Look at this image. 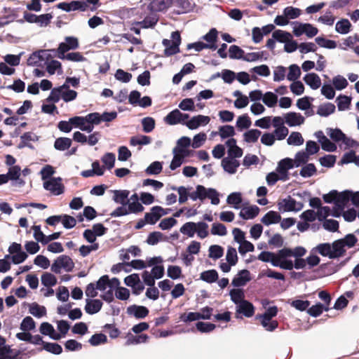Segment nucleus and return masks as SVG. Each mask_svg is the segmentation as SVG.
<instances>
[{"instance_id":"15","label":"nucleus","mask_w":359,"mask_h":359,"mask_svg":"<svg viewBox=\"0 0 359 359\" xmlns=\"http://www.w3.org/2000/svg\"><path fill=\"white\" fill-rule=\"evenodd\" d=\"M282 118H283L284 123L290 127L301 126L305 121V118L300 113L294 111L284 114Z\"/></svg>"},{"instance_id":"6","label":"nucleus","mask_w":359,"mask_h":359,"mask_svg":"<svg viewBox=\"0 0 359 359\" xmlns=\"http://www.w3.org/2000/svg\"><path fill=\"white\" fill-rule=\"evenodd\" d=\"M292 257V252L290 248H283L276 252V262L279 265H276V267L285 270H292L293 269V262L290 259Z\"/></svg>"},{"instance_id":"55","label":"nucleus","mask_w":359,"mask_h":359,"mask_svg":"<svg viewBox=\"0 0 359 359\" xmlns=\"http://www.w3.org/2000/svg\"><path fill=\"white\" fill-rule=\"evenodd\" d=\"M316 43L323 48L334 49L337 47V43L334 41L327 39L324 37L318 36L315 39Z\"/></svg>"},{"instance_id":"25","label":"nucleus","mask_w":359,"mask_h":359,"mask_svg":"<svg viewBox=\"0 0 359 359\" xmlns=\"http://www.w3.org/2000/svg\"><path fill=\"white\" fill-rule=\"evenodd\" d=\"M236 312L243 314L245 317L250 318L254 315V306L251 303L245 300L236 305Z\"/></svg>"},{"instance_id":"63","label":"nucleus","mask_w":359,"mask_h":359,"mask_svg":"<svg viewBox=\"0 0 359 359\" xmlns=\"http://www.w3.org/2000/svg\"><path fill=\"white\" fill-rule=\"evenodd\" d=\"M250 72L251 73H255L259 76L267 77L270 75L271 72L269 67L266 65H262L259 66H256L252 68Z\"/></svg>"},{"instance_id":"1","label":"nucleus","mask_w":359,"mask_h":359,"mask_svg":"<svg viewBox=\"0 0 359 359\" xmlns=\"http://www.w3.org/2000/svg\"><path fill=\"white\" fill-rule=\"evenodd\" d=\"M177 190L179 194V203H184L189 197L192 201L199 200L201 203H203L207 198L210 199L212 205H218L220 202L219 192L213 188H206L203 185H197L196 189L189 191L191 187L187 188L184 186L177 188H173Z\"/></svg>"},{"instance_id":"5","label":"nucleus","mask_w":359,"mask_h":359,"mask_svg":"<svg viewBox=\"0 0 359 359\" xmlns=\"http://www.w3.org/2000/svg\"><path fill=\"white\" fill-rule=\"evenodd\" d=\"M291 24L293 26L292 32L297 37H299L302 34H306L309 38H312L318 32V29L309 23H302L298 21H294Z\"/></svg>"},{"instance_id":"2","label":"nucleus","mask_w":359,"mask_h":359,"mask_svg":"<svg viewBox=\"0 0 359 359\" xmlns=\"http://www.w3.org/2000/svg\"><path fill=\"white\" fill-rule=\"evenodd\" d=\"M208 225L205 222H199L196 223L188 222L181 226L180 231L183 235L187 236L189 238L194 237L196 233L197 236L203 239L208 236Z\"/></svg>"},{"instance_id":"60","label":"nucleus","mask_w":359,"mask_h":359,"mask_svg":"<svg viewBox=\"0 0 359 359\" xmlns=\"http://www.w3.org/2000/svg\"><path fill=\"white\" fill-rule=\"evenodd\" d=\"M337 107L339 111H344L349 108L351 104V97L346 95H339L337 99Z\"/></svg>"},{"instance_id":"49","label":"nucleus","mask_w":359,"mask_h":359,"mask_svg":"<svg viewBox=\"0 0 359 359\" xmlns=\"http://www.w3.org/2000/svg\"><path fill=\"white\" fill-rule=\"evenodd\" d=\"M29 313L36 318H41L46 314V309L43 306L33 303L29 306Z\"/></svg>"},{"instance_id":"45","label":"nucleus","mask_w":359,"mask_h":359,"mask_svg":"<svg viewBox=\"0 0 359 359\" xmlns=\"http://www.w3.org/2000/svg\"><path fill=\"white\" fill-rule=\"evenodd\" d=\"M18 355L9 346L0 347V359H17Z\"/></svg>"},{"instance_id":"33","label":"nucleus","mask_w":359,"mask_h":359,"mask_svg":"<svg viewBox=\"0 0 359 359\" xmlns=\"http://www.w3.org/2000/svg\"><path fill=\"white\" fill-rule=\"evenodd\" d=\"M163 45L165 47L164 54L166 56H170L180 52V45L168 39H163L162 42Z\"/></svg>"},{"instance_id":"62","label":"nucleus","mask_w":359,"mask_h":359,"mask_svg":"<svg viewBox=\"0 0 359 359\" xmlns=\"http://www.w3.org/2000/svg\"><path fill=\"white\" fill-rule=\"evenodd\" d=\"M323 310L327 311L328 307L318 303L309 308L307 312L310 316L317 317L323 313Z\"/></svg>"},{"instance_id":"58","label":"nucleus","mask_w":359,"mask_h":359,"mask_svg":"<svg viewBox=\"0 0 359 359\" xmlns=\"http://www.w3.org/2000/svg\"><path fill=\"white\" fill-rule=\"evenodd\" d=\"M301 76V70L297 65H291L289 67V72L287 79L289 81H294L298 79Z\"/></svg>"},{"instance_id":"64","label":"nucleus","mask_w":359,"mask_h":359,"mask_svg":"<svg viewBox=\"0 0 359 359\" xmlns=\"http://www.w3.org/2000/svg\"><path fill=\"white\" fill-rule=\"evenodd\" d=\"M231 299L236 304L241 303L245 301L243 291L241 289H233L229 293Z\"/></svg>"},{"instance_id":"8","label":"nucleus","mask_w":359,"mask_h":359,"mask_svg":"<svg viewBox=\"0 0 359 359\" xmlns=\"http://www.w3.org/2000/svg\"><path fill=\"white\" fill-rule=\"evenodd\" d=\"M74 267L72 259L67 255H61L57 258L51 266V271L55 273H60L61 269L70 272Z\"/></svg>"},{"instance_id":"7","label":"nucleus","mask_w":359,"mask_h":359,"mask_svg":"<svg viewBox=\"0 0 359 359\" xmlns=\"http://www.w3.org/2000/svg\"><path fill=\"white\" fill-rule=\"evenodd\" d=\"M278 210L280 212H299L304 208V204L300 201H297L290 196L280 199L277 203Z\"/></svg>"},{"instance_id":"16","label":"nucleus","mask_w":359,"mask_h":359,"mask_svg":"<svg viewBox=\"0 0 359 359\" xmlns=\"http://www.w3.org/2000/svg\"><path fill=\"white\" fill-rule=\"evenodd\" d=\"M168 213L161 206H154L151 208L150 212H147L144 215L145 222L149 224H154L163 215Z\"/></svg>"},{"instance_id":"61","label":"nucleus","mask_w":359,"mask_h":359,"mask_svg":"<svg viewBox=\"0 0 359 359\" xmlns=\"http://www.w3.org/2000/svg\"><path fill=\"white\" fill-rule=\"evenodd\" d=\"M104 166L108 170H111L114 166L116 156L114 153L108 152L106 153L101 158Z\"/></svg>"},{"instance_id":"18","label":"nucleus","mask_w":359,"mask_h":359,"mask_svg":"<svg viewBox=\"0 0 359 359\" xmlns=\"http://www.w3.org/2000/svg\"><path fill=\"white\" fill-rule=\"evenodd\" d=\"M251 280L250 273L248 270L240 271L232 280L231 284L234 287H241L246 285Z\"/></svg>"},{"instance_id":"11","label":"nucleus","mask_w":359,"mask_h":359,"mask_svg":"<svg viewBox=\"0 0 359 359\" xmlns=\"http://www.w3.org/2000/svg\"><path fill=\"white\" fill-rule=\"evenodd\" d=\"M189 115L182 113L179 109H174L170 111L165 118L164 121L170 126L178 123L185 124L189 119Z\"/></svg>"},{"instance_id":"48","label":"nucleus","mask_w":359,"mask_h":359,"mask_svg":"<svg viewBox=\"0 0 359 359\" xmlns=\"http://www.w3.org/2000/svg\"><path fill=\"white\" fill-rule=\"evenodd\" d=\"M283 14L287 18L288 20L299 18L302 14V10L292 6H287L284 8Z\"/></svg>"},{"instance_id":"44","label":"nucleus","mask_w":359,"mask_h":359,"mask_svg":"<svg viewBox=\"0 0 359 359\" xmlns=\"http://www.w3.org/2000/svg\"><path fill=\"white\" fill-rule=\"evenodd\" d=\"M201 279L208 283H212L218 279V273L214 270H208L201 273Z\"/></svg>"},{"instance_id":"3","label":"nucleus","mask_w":359,"mask_h":359,"mask_svg":"<svg viewBox=\"0 0 359 359\" xmlns=\"http://www.w3.org/2000/svg\"><path fill=\"white\" fill-rule=\"evenodd\" d=\"M144 206L140 202L128 201L127 205H121L116 208L110 215L112 217H118L129 214H138L143 212Z\"/></svg>"},{"instance_id":"10","label":"nucleus","mask_w":359,"mask_h":359,"mask_svg":"<svg viewBox=\"0 0 359 359\" xmlns=\"http://www.w3.org/2000/svg\"><path fill=\"white\" fill-rule=\"evenodd\" d=\"M273 127L275 130L272 133L274 135L276 140H283L287 136L289 130L285 126L282 116H273Z\"/></svg>"},{"instance_id":"14","label":"nucleus","mask_w":359,"mask_h":359,"mask_svg":"<svg viewBox=\"0 0 359 359\" xmlns=\"http://www.w3.org/2000/svg\"><path fill=\"white\" fill-rule=\"evenodd\" d=\"M43 187L55 196L60 195L64 192V186L61 183V179L60 177L50 178L43 183Z\"/></svg>"},{"instance_id":"50","label":"nucleus","mask_w":359,"mask_h":359,"mask_svg":"<svg viewBox=\"0 0 359 359\" xmlns=\"http://www.w3.org/2000/svg\"><path fill=\"white\" fill-rule=\"evenodd\" d=\"M263 102L269 107H273L278 102V96L272 92H266L263 95Z\"/></svg>"},{"instance_id":"32","label":"nucleus","mask_w":359,"mask_h":359,"mask_svg":"<svg viewBox=\"0 0 359 359\" xmlns=\"http://www.w3.org/2000/svg\"><path fill=\"white\" fill-rule=\"evenodd\" d=\"M351 23L348 19L343 18L337 22L335 25V31L341 34H346L350 32Z\"/></svg>"},{"instance_id":"27","label":"nucleus","mask_w":359,"mask_h":359,"mask_svg":"<svg viewBox=\"0 0 359 359\" xmlns=\"http://www.w3.org/2000/svg\"><path fill=\"white\" fill-rule=\"evenodd\" d=\"M259 207L257 205H250L243 208L239 213V216L243 219H252L259 214Z\"/></svg>"},{"instance_id":"30","label":"nucleus","mask_w":359,"mask_h":359,"mask_svg":"<svg viewBox=\"0 0 359 359\" xmlns=\"http://www.w3.org/2000/svg\"><path fill=\"white\" fill-rule=\"evenodd\" d=\"M280 215L273 210L268 212L261 219L262 222L266 226L272 224H277L280 222Z\"/></svg>"},{"instance_id":"21","label":"nucleus","mask_w":359,"mask_h":359,"mask_svg":"<svg viewBox=\"0 0 359 359\" xmlns=\"http://www.w3.org/2000/svg\"><path fill=\"white\" fill-rule=\"evenodd\" d=\"M92 115L95 116L94 124L99 125L101 122H111L113 120L116 119L118 114L116 111H113L110 112H104L102 114H100L98 112H93Z\"/></svg>"},{"instance_id":"39","label":"nucleus","mask_w":359,"mask_h":359,"mask_svg":"<svg viewBox=\"0 0 359 359\" xmlns=\"http://www.w3.org/2000/svg\"><path fill=\"white\" fill-rule=\"evenodd\" d=\"M261 131L257 129H251L243 134L244 141L248 143H255L261 135Z\"/></svg>"},{"instance_id":"37","label":"nucleus","mask_w":359,"mask_h":359,"mask_svg":"<svg viewBox=\"0 0 359 359\" xmlns=\"http://www.w3.org/2000/svg\"><path fill=\"white\" fill-rule=\"evenodd\" d=\"M272 37L277 41L284 43L287 42L288 40L292 39V36L290 32L280 29L275 30L272 33Z\"/></svg>"},{"instance_id":"35","label":"nucleus","mask_w":359,"mask_h":359,"mask_svg":"<svg viewBox=\"0 0 359 359\" xmlns=\"http://www.w3.org/2000/svg\"><path fill=\"white\" fill-rule=\"evenodd\" d=\"M235 134V129L232 126L225 125L219 127L218 135H219L222 140L233 137Z\"/></svg>"},{"instance_id":"12","label":"nucleus","mask_w":359,"mask_h":359,"mask_svg":"<svg viewBox=\"0 0 359 359\" xmlns=\"http://www.w3.org/2000/svg\"><path fill=\"white\" fill-rule=\"evenodd\" d=\"M293 160L285 158L278 163L276 171L280 176V180L285 182L289 180L288 171L294 167Z\"/></svg>"},{"instance_id":"40","label":"nucleus","mask_w":359,"mask_h":359,"mask_svg":"<svg viewBox=\"0 0 359 359\" xmlns=\"http://www.w3.org/2000/svg\"><path fill=\"white\" fill-rule=\"evenodd\" d=\"M332 246V257L334 258L339 257L343 255L345 252L344 244L341 240L334 241Z\"/></svg>"},{"instance_id":"9","label":"nucleus","mask_w":359,"mask_h":359,"mask_svg":"<svg viewBox=\"0 0 359 359\" xmlns=\"http://www.w3.org/2000/svg\"><path fill=\"white\" fill-rule=\"evenodd\" d=\"M351 198V191H344L341 193L337 191L333 216L338 217L348 204Z\"/></svg>"},{"instance_id":"38","label":"nucleus","mask_w":359,"mask_h":359,"mask_svg":"<svg viewBox=\"0 0 359 359\" xmlns=\"http://www.w3.org/2000/svg\"><path fill=\"white\" fill-rule=\"evenodd\" d=\"M259 260H261L264 262H270L273 266L276 265H279L276 259V253L269 251H263L257 257Z\"/></svg>"},{"instance_id":"19","label":"nucleus","mask_w":359,"mask_h":359,"mask_svg":"<svg viewBox=\"0 0 359 359\" xmlns=\"http://www.w3.org/2000/svg\"><path fill=\"white\" fill-rule=\"evenodd\" d=\"M149 309L144 306L131 305L127 308V313L136 318H144L149 314Z\"/></svg>"},{"instance_id":"31","label":"nucleus","mask_w":359,"mask_h":359,"mask_svg":"<svg viewBox=\"0 0 359 359\" xmlns=\"http://www.w3.org/2000/svg\"><path fill=\"white\" fill-rule=\"evenodd\" d=\"M113 193V200L115 203L121 205H127L128 198L130 194L128 190H114Z\"/></svg>"},{"instance_id":"13","label":"nucleus","mask_w":359,"mask_h":359,"mask_svg":"<svg viewBox=\"0 0 359 359\" xmlns=\"http://www.w3.org/2000/svg\"><path fill=\"white\" fill-rule=\"evenodd\" d=\"M326 132L327 135L336 142H341L347 147H351L354 142L353 140L347 137L340 129L327 128Z\"/></svg>"},{"instance_id":"4","label":"nucleus","mask_w":359,"mask_h":359,"mask_svg":"<svg viewBox=\"0 0 359 359\" xmlns=\"http://www.w3.org/2000/svg\"><path fill=\"white\" fill-rule=\"evenodd\" d=\"M95 116L92 113L87 114L86 116H74L70 118V123L75 128H79L82 131L90 133L94 129V121Z\"/></svg>"},{"instance_id":"59","label":"nucleus","mask_w":359,"mask_h":359,"mask_svg":"<svg viewBox=\"0 0 359 359\" xmlns=\"http://www.w3.org/2000/svg\"><path fill=\"white\" fill-rule=\"evenodd\" d=\"M209 257L213 259H219L223 256L224 249L220 245H212L209 248Z\"/></svg>"},{"instance_id":"26","label":"nucleus","mask_w":359,"mask_h":359,"mask_svg":"<svg viewBox=\"0 0 359 359\" xmlns=\"http://www.w3.org/2000/svg\"><path fill=\"white\" fill-rule=\"evenodd\" d=\"M21 175V169L19 165H13L9 168L6 175L8 177V180L11 181H15L17 184L20 186L25 184V181L20 179Z\"/></svg>"},{"instance_id":"56","label":"nucleus","mask_w":359,"mask_h":359,"mask_svg":"<svg viewBox=\"0 0 359 359\" xmlns=\"http://www.w3.org/2000/svg\"><path fill=\"white\" fill-rule=\"evenodd\" d=\"M148 338L149 337L144 334H142L137 336L130 335L128 337L126 344L128 346L144 343L147 341Z\"/></svg>"},{"instance_id":"41","label":"nucleus","mask_w":359,"mask_h":359,"mask_svg":"<svg viewBox=\"0 0 359 359\" xmlns=\"http://www.w3.org/2000/svg\"><path fill=\"white\" fill-rule=\"evenodd\" d=\"M264 51L252 52L248 53H244L243 60L246 62H256L258 60H262L263 58L264 60H266V57H264Z\"/></svg>"},{"instance_id":"51","label":"nucleus","mask_w":359,"mask_h":359,"mask_svg":"<svg viewBox=\"0 0 359 359\" xmlns=\"http://www.w3.org/2000/svg\"><path fill=\"white\" fill-rule=\"evenodd\" d=\"M226 202L229 205H233L236 209L239 208V205L242 202L241 194L239 192H233L227 197Z\"/></svg>"},{"instance_id":"20","label":"nucleus","mask_w":359,"mask_h":359,"mask_svg":"<svg viewBox=\"0 0 359 359\" xmlns=\"http://www.w3.org/2000/svg\"><path fill=\"white\" fill-rule=\"evenodd\" d=\"M222 166L226 172L234 174L240 166V162L233 158L225 157L222 161Z\"/></svg>"},{"instance_id":"22","label":"nucleus","mask_w":359,"mask_h":359,"mask_svg":"<svg viewBox=\"0 0 359 359\" xmlns=\"http://www.w3.org/2000/svg\"><path fill=\"white\" fill-rule=\"evenodd\" d=\"M218 32L215 28H212L206 34L203 36V39H204L207 43H205V45L209 46L207 49L216 50L217 46L216 45V42L217 40Z\"/></svg>"},{"instance_id":"36","label":"nucleus","mask_w":359,"mask_h":359,"mask_svg":"<svg viewBox=\"0 0 359 359\" xmlns=\"http://www.w3.org/2000/svg\"><path fill=\"white\" fill-rule=\"evenodd\" d=\"M72 140L68 137H58L55 140L54 147L58 151L68 149L72 145Z\"/></svg>"},{"instance_id":"17","label":"nucleus","mask_w":359,"mask_h":359,"mask_svg":"<svg viewBox=\"0 0 359 359\" xmlns=\"http://www.w3.org/2000/svg\"><path fill=\"white\" fill-rule=\"evenodd\" d=\"M210 118L209 116L203 115H197L187 120L186 126L191 130L198 128L201 126H206L209 123Z\"/></svg>"},{"instance_id":"42","label":"nucleus","mask_w":359,"mask_h":359,"mask_svg":"<svg viewBox=\"0 0 359 359\" xmlns=\"http://www.w3.org/2000/svg\"><path fill=\"white\" fill-rule=\"evenodd\" d=\"M304 138L299 132H292L287 139L289 145L300 146L304 143Z\"/></svg>"},{"instance_id":"53","label":"nucleus","mask_w":359,"mask_h":359,"mask_svg":"<svg viewBox=\"0 0 359 359\" xmlns=\"http://www.w3.org/2000/svg\"><path fill=\"white\" fill-rule=\"evenodd\" d=\"M316 250L324 257H329L332 259V246L330 243H321L317 245Z\"/></svg>"},{"instance_id":"34","label":"nucleus","mask_w":359,"mask_h":359,"mask_svg":"<svg viewBox=\"0 0 359 359\" xmlns=\"http://www.w3.org/2000/svg\"><path fill=\"white\" fill-rule=\"evenodd\" d=\"M335 111V106L334 104L327 102L320 104L317 110V114L320 116H328L333 114Z\"/></svg>"},{"instance_id":"24","label":"nucleus","mask_w":359,"mask_h":359,"mask_svg":"<svg viewBox=\"0 0 359 359\" xmlns=\"http://www.w3.org/2000/svg\"><path fill=\"white\" fill-rule=\"evenodd\" d=\"M102 306V302L100 299H86L85 311L87 313L93 315L98 313Z\"/></svg>"},{"instance_id":"43","label":"nucleus","mask_w":359,"mask_h":359,"mask_svg":"<svg viewBox=\"0 0 359 359\" xmlns=\"http://www.w3.org/2000/svg\"><path fill=\"white\" fill-rule=\"evenodd\" d=\"M151 139L147 135L133 136L130 137V144L131 146L147 145L150 144Z\"/></svg>"},{"instance_id":"47","label":"nucleus","mask_w":359,"mask_h":359,"mask_svg":"<svg viewBox=\"0 0 359 359\" xmlns=\"http://www.w3.org/2000/svg\"><path fill=\"white\" fill-rule=\"evenodd\" d=\"M309 156H310L306 151H300L296 154L294 159L293 160V163L296 167H299L308 162Z\"/></svg>"},{"instance_id":"23","label":"nucleus","mask_w":359,"mask_h":359,"mask_svg":"<svg viewBox=\"0 0 359 359\" xmlns=\"http://www.w3.org/2000/svg\"><path fill=\"white\" fill-rule=\"evenodd\" d=\"M172 6V0H153L149 4V8L153 12H161L166 11Z\"/></svg>"},{"instance_id":"28","label":"nucleus","mask_w":359,"mask_h":359,"mask_svg":"<svg viewBox=\"0 0 359 359\" xmlns=\"http://www.w3.org/2000/svg\"><path fill=\"white\" fill-rule=\"evenodd\" d=\"M304 81L313 90H316L321 86L320 78L315 73L306 74L304 77Z\"/></svg>"},{"instance_id":"29","label":"nucleus","mask_w":359,"mask_h":359,"mask_svg":"<svg viewBox=\"0 0 359 359\" xmlns=\"http://www.w3.org/2000/svg\"><path fill=\"white\" fill-rule=\"evenodd\" d=\"M45 50L34 52L27 59V65L30 66L40 65L44 61Z\"/></svg>"},{"instance_id":"57","label":"nucleus","mask_w":359,"mask_h":359,"mask_svg":"<svg viewBox=\"0 0 359 359\" xmlns=\"http://www.w3.org/2000/svg\"><path fill=\"white\" fill-rule=\"evenodd\" d=\"M41 283L45 287H50L56 285L57 278L50 273H45L41 276Z\"/></svg>"},{"instance_id":"46","label":"nucleus","mask_w":359,"mask_h":359,"mask_svg":"<svg viewBox=\"0 0 359 359\" xmlns=\"http://www.w3.org/2000/svg\"><path fill=\"white\" fill-rule=\"evenodd\" d=\"M316 172L317 170L313 163H307L302 168L299 175L304 178H308L314 175Z\"/></svg>"},{"instance_id":"52","label":"nucleus","mask_w":359,"mask_h":359,"mask_svg":"<svg viewBox=\"0 0 359 359\" xmlns=\"http://www.w3.org/2000/svg\"><path fill=\"white\" fill-rule=\"evenodd\" d=\"M251 124V120L247 114L240 116L236 121V127L241 130L250 128Z\"/></svg>"},{"instance_id":"54","label":"nucleus","mask_w":359,"mask_h":359,"mask_svg":"<svg viewBox=\"0 0 359 359\" xmlns=\"http://www.w3.org/2000/svg\"><path fill=\"white\" fill-rule=\"evenodd\" d=\"M332 84L335 89L341 90L347 87L348 83L344 76L337 75L332 79Z\"/></svg>"}]
</instances>
